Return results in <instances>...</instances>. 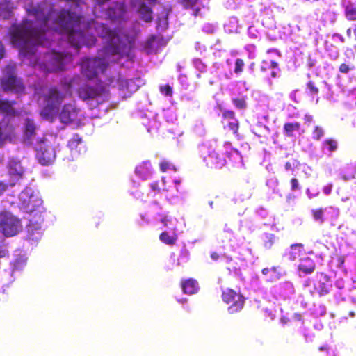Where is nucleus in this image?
Masks as SVG:
<instances>
[{"mask_svg": "<svg viewBox=\"0 0 356 356\" xmlns=\"http://www.w3.org/2000/svg\"><path fill=\"white\" fill-rule=\"evenodd\" d=\"M25 11L28 18L13 25L9 31L11 44L20 51L42 44L46 33L50 31L67 34L69 43L76 49L82 45L93 46L97 41L93 33L104 39L105 57L86 58L81 61V74L88 79L96 78L99 73L106 71L110 56L123 57L129 52L130 47L125 42L127 37L110 29L103 23L93 20L88 22L87 26L91 34H85L82 28L86 24L81 22L82 15L75 12L64 8L56 10L45 1L29 3Z\"/></svg>", "mask_w": 356, "mask_h": 356, "instance_id": "f257e3e1", "label": "nucleus"}, {"mask_svg": "<svg viewBox=\"0 0 356 356\" xmlns=\"http://www.w3.org/2000/svg\"><path fill=\"white\" fill-rule=\"evenodd\" d=\"M79 78H73L62 83L65 92L60 91L56 86L44 87L38 93V102L42 104L40 115L43 120L53 122L57 116L60 107L67 95H72L73 83Z\"/></svg>", "mask_w": 356, "mask_h": 356, "instance_id": "f03ea898", "label": "nucleus"}, {"mask_svg": "<svg viewBox=\"0 0 356 356\" xmlns=\"http://www.w3.org/2000/svg\"><path fill=\"white\" fill-rule=\"evenodd\" d=\"M21 199V209L31 216L27 225L29 237L33 241H38L42 235L40 225L44 221L42 216L44 211L42 200L37 195L31 194L28 196L25 193L22 195Z\"/></svg>", "mask_w": 356, "mask_h": 356, "instance_id": "7ed1b4c3", "label": "nucleus"}, {"mask_svg": "<svg viewBox=\"0 0 356 356\" xmlns=\"http://www.w3.org/2000/svg\"><path fill=\"white\" fill-rule=\"evenodd\" d=\"M0 229L6 237L13 236L22 229L20 220L9 211H2L0 213Z\"/></svg>", "mask_w": 356, "mask_h": 356, "instance_id": "20e7f679", "label": "nucleus"}, {"mask_svg": "<svg viewBox=\"0 0 356 356\" xmlns=\"http://www.w3.org/2000/svg\"><path fill=\"white\" fill-rule=\"evenodd\" d=\"M222 299L225 303L229 305L228 312L236 314L241 312L245 304V298L239 291L227 288L222 292Z\"/></svg>", "mask_w": 356, "mask_h": 356, "instance_id": "39448f33", "label": "nucleus"}, {"mask_svg": "<svg viewBox=\"0 0 356 356\" xmlns=\"http://www.w3.org/2000/svg\"><path fill=\"white\" fill-rule=\"evenodd\" d=\"M57 115L63 124H74L77 126L81 124L80 109L70 103L65 104Z\"/></svg>", "mask_w": 356, "mask_h": 356, "instance_id": "423d86ee", "label": "nucleus"}, {"mask_svg": "<svg viewBox=\"0 0 356 356\" xmlns=\"http://www.w3.org/2000/svg\"><path fill=\"white\" fill-rule=\"evenodd\" d=\"M1 88L6 92H13L17 95L24 94L25 91L22 81L14 74L8 75L2 79Z\"/></svg>", "mask_w": 356, "mask_h": 356, "instance_id": "0eeeda50", "label": "nucleus"}, {"mask_svg": "<svg viewBox=\"0 0 356 356\" xmlns=\"http://www.w3.org/2000/svg\"><path fill=\"white\" fill-rule=\"evenodd\" d=\"M39 162L47 165L54 161L56 159V151L54 147L49 143H42L37 152Z\"/></svg>", "mask_w": 356, "mask_h": 356, "instance_id": "6e6552de", "label": "nucleus"}, {"mask_svg": "<svg viewBox=\"0 0 356 356\" xmlns=\"http://www.w3.org/2000/svg\"><path fill=\"white\" fill-rule=\"evenodd\" d=\"M207 168L211 170H220L226 163V160L222 155L215 151L209 152L204 159Z\"/></svg>", "mask_w": 356, "mask_h": 356, "instance_id": "1a4fd4ad", "label": "nucleus"}, {"mask_svg": "<svg viewBox=\"0 0 356 356\" xmlns=\"http://www.w3.org/2000/svg\"><path fill=\"white\" fill-rule=\"evenodd\" d=\"M104 89L102 88L92 87L88 85L81 86L77 93L80 99L83 101L94 99L102 95Z\"/></svg>", "mask_w": 356, "mask_h": 356, "instance_id": "9d476101", "label": "nucleus"}, {"mask_svg": "<svg viewBox=\"0 0 356 356\" xmlns=\"http://www.w3.org/2000/svg\"><path fill=\"white\" fill-rule=\"evenodd\" d=\"M64 56L61 53L52 52L48 58V72L61 71L64 69Z\"/></svg>", "mask_w": 356, "mask_h": 356, "instance_id": "9b49d317", "label": "nucleus"}, {"mask_svg": "<svg viewBox=\"0 0 356 356\" xmlns=\"http://www.w3.org/2000/svg\"><path fill=\"white\" fill-rule=\"evenodd\" d=\"M321 278L315 285V290L320 296H325L330 291L332 285L330 277L323 273L320 274Z\"/></svg>", "mask_w": 356, "mask_h": 356, "instance_id": "f8f14e48", "label": "nucleus"}, {"mask_svg": "<svg viewBox=\"0 0 356 356\" xmlns=\"http://www.w3.org/2000/svg\"><path fill=\"white\" fill-rule=\"evenodd\" d=\"M125 6L122 3L115 2L106 10L108 17L112 21L120 20L125 14Z\"/></svg>", "mask_w": 356, "mask_h": 356, "instance_id": "ddd939ff", "label": "nucleus"}, {"mask_svg": "<svg viewBox=\"0 0 356 356\" xmlns=\"http://www.w3.org/2000/svg\"><path fill=\"white\" fill-rule=\"evenodd\" d=\"M37 131L36 124L33 119L26 118L23 125V135L25 140L30 142L35 136Z\"/></svg>", "mask_w": 356, "mask_h": 356, "instance_id": "4468645a", "label": "nucleus"}, {"mask_svg": "<svg viewBox=\"0 0 356 356\" xmlns=\"http://www.w3.org/2000/svg\"><path fill=\"white\" fill-rule=\"evenodd\" d=\"M305 252L304 245L296 243L291 245L289 250L286 253V257L290 261H295Z\"/></svg>", "mask_w": 356, "mask_h": 356, "instance_id": "2eb2a0df", "label": "nucleus"}, {"mask_svg": "<svg viewBox=\"0 0 356 356\" xmlns=\"http://www.w3.org/2000/svg\"><path fill=\"white\" fill-rule=\"evenodd\" d=\"M182 291L186 294L193 295L199 290V285L196 280L188 278L184 280L181 283Z\"/></svg>", "mask_w": 356, "mask_h": 356, "instance_id": "dca6fc26", "label": "nucleus"}, {"mask_svg": "<svg viewBox=\"0 0 356 356\" xmlns=\"http://www.w3.org/2000/svg\"><path fill=\"white\" fill-rule=\"evenodd\" d=\"M120 90H121L124 95L126 94H131L136 92L138 86L136 84V81L132 79H120L118 81Z\"/></svg>", "mask_w": 356, "mask_h": 356, "instance_id": "f3484780", "label": "nucleus"}, {"mask_svg": "<svg viewBox=\"0 0 356 356\" xmlns=\"http://www.w3.org/2000/svg\"><path fill=\"white\" fill-rule=\"evenodd\" d=\"M15 104V100L9 101L0 97V112L8 115L15 116L17 113L13 107Z\"/></svg>", "mask_w": 356, "mask_h": 356, "instance_id": "a211bd4d", "label": "nucleus"}, {"mask_svg": "<svg viewBox=\"0 0 356 356\" xmlns=\"http://www.w3.org/2000/svg\"><path fill=\"white\" fill-rule=\"evenodd\" d=\"M298 268L305 275L312 274L316 269V264L310 257H306L302 259Z\"/></svg>", "mask_w": 356, "mask_h": 356, "instance_id": "6ab92c4d", "label": "nucleus"}, {"mask_svg": "<svg viewBox=\"0 0 356 356\" xmlns=\"http://www.w3.org/2000/svg\"><path fill=\"white\" fill-rule=\"evenodd\" d=\"M344 8V16L348 21L355 22L356 21V4L348 1Z\"/></svg>", "mask_w": 356, "mask_h": 356, "instance_id": "aec40b11", "label": "nucleus"}, {"mask_svg": "<svg viewBox=\"0 0 356 356\" xmlns=\"http://www.w3.org/2000/svg\"><path fill=\"white\" fill-rule=\"evenodd\" d=\"M138 12L140 13V18L143 21L146 22H151L153 20V10L145 3H142L140 6Z\"/></svg>", "mask_w": 356, "mask_h": 356, "instance_id": "412c9836", "label": "nucleus"}, {"mask_svg": "<svg viewBox=\"0 0 356 356\" xmlns=\"http://www.w3.org/2000/svg\"><path fill=\"white\" fill-rule=\"evenodd\" d=\"M300 123L298 122H288L284 123L283 131L288 137H293V132L298 131L300 129Z\"/></svg>", "mask_w": 356, "mask_h": 356, "instance_id": "4be33fe9", "label": "nucleus"}, {"mask_svg": "<svg viewBox=\"0 0 356 356\" xmlns=\"http://www.w3.org/2000/svg\"><path fill=\"white\" fill-rule=\"evenodd\" d=\"M356 175V165L353 164H348L343 168L341 172V177L343 180L348 181L355 178Z\"/></svg>", "mask_w": 356, "mask_h": 356, "instance_id": "5701e85b", "label": "nucleus"}, {"mask_svg": "<svg viewBox=\"0 0 356 356\" xmlns=\"http://www.w3.org/2000/svg\"><path fill=\"white\" fill-rule=\"evenodd\" d=\"M224 128L232 131L238 139L241 138L238 134L239 122L237 119L226 122L224 124Z\"/></svg>", "mask_w": 356, "mask_h": 356, "instance_id": "b1692460", "label": "nucleus"}, {"mask_svg": "<svg viewBox=\"0 0 356 356\" xmlns=\"http://www.w3.org/2000/svg\"><path fill=\"white\" fill-rule=\"evenodd\" d=\"M159 239L163 243L168 245L172 246L175 244L176 241H177V236L175 234L170 235L168 232L165 231L161 233V234L159 235Z\"/></svg>", "mask_w": 356, "mask_h": 356, "instance_id": "393cba45", "label": "nucleus"}, {"mask_svg": "<svg viewBox=\"0 0 356 356\" xmlns=\"http://www.w3.org/2000/svg\"><path fill=\"white\" fill-rule=\"evenodd\" d=\"M323 149H327L330 152H336L338 149V142L336 139L330 138L325 139L322 143Z\"/></svg>", "mask_w": 356, "mask_h": 356, "instance_id": "a878e982", "label": "nucleus"}, {"mask_svg": "<svg viewBox=\"0 0 356 356\" xmlns=\"http://www.w3.org/2000/svg\"><path fill=\"white\" fill-rule=\"evenodd\" d=\"M276 237L273 234L266 233L263 238V246L266 250H270L275 243Z\"/></svg>", "mask_w": 356, "mask_h": 356, "instance_id": "bb28decb", "label": "nucleus"}, {"mask_svg": "<svg viewBox=\"0 0 356 356\" xmlns=\"http://www.w3.org/2000/svg\"><path fill=\"white\" fill-rule=\"evenodd\" d=\"M82 143V138L79 134H74L68 141L67 145L72 149H76L78 146Z\"/></svg>", "mask_w": 356, "mask_h": 356, "instance_id": "cd10ccee", "label": "nucleus"}, {"mask_svg": "<svg viewBox=\"0 0 356 356\" xmlns=\"http://www.w3.org/2000/svg\"><path fill=\"white\" fill-rule=\"evenodd\" d=\"M232 102L234 106L238 109H245L247 108V102L245 97L233 98Z\"/></svg>", "mask_w": 356, "mask_h": 356, "instance_id": "c85d7f7f", "label": "nucleus"}, {"mask_svg": "<svg viewBox=\"0 0 356 356\" xmlns=\"http://www.w3.org/2000/svg\"><path fill=\"white\" fill-rule=\"evenodd\" d=\"M312 216L316 221L319 222L321 224L323 223L325 220L323 218V209L322 208L313 209L312 211Z\"/></svg>", "mask_w": 356, "mask_h": 356, "instance_id": "c756f323", "label": "nucleus"}, {"mask_svg": "<svg viewBox=\"0 0 356 356\" xmlns=\"http://www.w3.org/2000/svg\"><path fill=\"white\" fill-rule=\"evenodd\" d=\"M325 131L323 127L315 126L312 131V138L316 140H319L324 136Z\"/></svg>", "mask_w": 356, "mask_h": 356, "instance_id": "7c9ffc66", "label": "nucleus"}, {"mask_svg": "<svg viewBox=\"0 0 356 356\" xmlns=\"http://www.w3.org/2000/svg\"><path fill=\"white\" fill-rule=\"evenodd\" d=\"M200 1V0H179V3L185 9H193Z\"/></svg>", "mask_w": 356, "mask_h": 356, "instance_id": "2f4dec72", "label": "nucleus"}, {"mask_svg": "<svg viewBox=\"0 0 356 356\" xmlns=\"http://www.w3.org/2000/svg\"><path fill=\"white\" fill-rule=\"evenodd\" d=\"M235 113L231 110H226L222 113V123L225 124L227 121L236 120Z\"/></svg>", "mask_w": 356, "mask_h": 356, "instance_id": "473e14b6", "label": "nucleus"}, {"mask_svg": "<svg viewBox=\"0 0 356 356\" xmlns=\"http://www.w3.org/2000/svg\"><path fill=\"white\" fill-rule=\"evenodd\" d=\"M245 63L243 59L237 58L235 61L234 72L238 74L243 72Z\"/></svg>", "mask_w": 356, "mask_h": 356, "instance_id": "72a5a7b5", "label": "nucleus"}, {"mask_svg": "<svg viewBox=\"0 0 356 356\" xmlns=\"http://www.w3.org/2000/svg\"><path fill=\"white\" fill-rule=\"evenodd\" d=\"M146 164L145 163L138 165L135 169L136 173L141 177L145 176L148 172V168L145 166Z\"/></svg>", "mask_w": 356, "mask_h": 356, "instance_id": "f704fd0d", "label": "nucleus"}, {"mask_svg": "<svg viewBox=\"0 0 356 356\" xmlns=\"http://www.w3.org/2000/svg\"><path fill=\"white\" fill-rule=\"evenodd\" d=\"M160 92L168 97H171L172 95V89L168 84L161 86Z\"/></svg>", "mask_w": 356, "mask_h": 356, "instance_id": "c9c22d12", "label": "nucleus"}, {"mask_svg": "<svg viewBox=\"0 0 356 356\" xmlns=\"http://www.w3.org/2000/svg\"><path fill=\"white\" fill-rule=\"evenodd\" d=\"M353 69H354L353 66H350L349 65L346 64V63H342L339 67V72L343 74H347L350 70H353Z\"/></svg>", "mask_w": 356, "mask_h": 356, "instance_id": "e433bc0d", "label": "nucleus"}, {"mask_svg": "<svg viewBox=\"0 0 356 356\" xmlns=\"http://www.w3.org/2000/svg\"><path fill=\"white\" fill-rule=\"evenodd\" d=\"M307 87L309 89L310 93L312 95H317L318 93V89L316 87L314 82L310 81L307 83Z\"/></svg>", "mask_w": 356, "mask_h": 356, "instance_id": "4c0bfd02", "label": "nucleus"}, {"mask_svg": "<svg viewBox=\"0 0 356 356\" xmlns=\"http://www.w3.org/2000/svg\"><path fill=\"white\" fill-rule=\"evenodd\" d=\"M290 184H291V190L292 191H296L297 190H299L300 188L299 181L298 179L293 177L290 179Z\"/></svg>", "mask_w": 356, "mask_h": 356, "instance_id": "58836bf2", "label": "nucleus"}, {"mask_svg": "<svg viewBox=\"0 0 356 356\" xmlns=\"http://www.w3.org/2000/svg\"><path fill=\"white\" fill-rule=\"evenodd\" d=\"M159 168L162 172H166L170 168V164L167 161H162L159 163Z\"/></svg>", "mask_w": 356, "mask_h": 356, "instance_id": "ea45409f", "label": "nucleus"}, {"mask_svg": "<svg viewBox=\"0 0 356 356\" xmlns=\"http://www.w3.org/2000/svg\"><path fill=\"white\" fill-rule=\"evenodd\" d=\"M332 188H333L332 184H328L323 186V191L325 195H328L331 193V192L332 191Z\"/></svg>", "mask_w": 356, "mask_h": 356, "instance_id": "a19ab883", "label": "nucleus"}, {"mask_svg": "<svg viewBox=\"0 0 356 356\" xmlns=\"http://www.w3.org/2000/svg\"><path fill=\"white\" fill-rule=\"evenodd\" d=\"M150 187L152 190L154 192H159L160 188H159V184L157 182H154L151 184Z\"/></svg>", "mask_w": 356, "mask_h": 356, "instance_id": "79ce46f5", "label": "nucleus"}, {"mask_svg": "<svg viewBox=\"0 0 356 356\" xmlns=\"http://www.w3.org/2000/svg\"><path fill=\"white\" fill-rule=\"evenodd\" d=\"M270 270L275 272L276 268L275 267H273L271 268H265L262 269L261 272L264 275H267L269 273V271H270Z\"/></svg>", "mask_w": 356, "mask_h": 356, "instance_id": "37998d69", "label": "nucleus"}, {"mask_svg": "<svg viewBox=\"0 0 356 356\" xmlns=\"http://www.w3.org/2000/svg\"><path fill=\"white\" fill-rule=\"evenodd\" d=\"M5 49L3 43L0 41V60L3 57Z\"/></svg>", "mask_w": 356, "mask_h": 356, "instance_id": "c03bdc74", "label": "nucleus"}, {"mask_svg": "<svg viewBox=\"0 0 356 356\" xmlns=\"http://www.w3.org/2000/svg\"><path fill=\"white\" fill-rule=\"evenodd\" d=\"M338 266L341 267L345 262V259L343 256H340L337 258Z\"/></svg>", "mask_w": 356, "mask_h": 356, "instance_id": "a18cd8bd", "label": "nucleus"}, {"mask_svg": "<svg viewBox=\"0 0 356 356\" xmlns=\"http://www.w3.org/2000/svg\"><path fill=\"white\" fill-rule=\"evenodd\" d=\"M333 38H337L342 43L345 42L344 38L339 33H334Z\"/></svg>", "mask_w": 356, "mask_h": 356, "instance_id": "49530a36", "label": "nucleus"}, {"mask_svg": "<svg viewBox=\"0 0 356 356\" xmlns=\"http://www.w3.org/2000/svg\"><path fill=\"white\" fill-rule=\"evenodd\" d=\"M304 120H305V121L306 122H312V120H313V117H312L311 115H307H307H305L304 116Z\"/></svg>", "mask_w": 356, "mask_h": 356, "instance_id": "de8ad7c7", "label": "nucleus"}, {"mask_svg": "<svg viewBox=\"0 0 356 356\" xmlns=\"http://www.w3.org/2000/svg\"><path fill=\"white\" fill-rule=\"evenodd\" d=\"M285 169L286 170H293V168H292V165L290 162L287 161L286 163H285Z\"/></svg>", "mask_w": 356, "mask_h": 356, "instance_id": "09e8293b", "label": "nucleus"}, {"mask_svg": "<svg viewBox=\"0 0 356 356\" xmlns=\"http://www.w3.org/2000/svg\"><path fill=\"white\" fill-rule=\"evenodd\" d=\"M211 257L213 260H218L219 259V254L217 252H213L211 254Z\"/></svg>", "mask_w": 356, "mask_h": 356, "instance_id": "8fccbe9b", "label": "nucleus"}, {"mask_svg": "<svg viewBox=\"0 0 356 356\" xmlns=\"http://www.w3.org/2000/svg\"><path fill=\"white\" fill-rule=\"evenodd\" d=\"M168 220L167 219V217L165 216L163 217L162 219H161V222L163 224L164 226H167L168 225Z\"/></svg>", "mask_w": 356, "mask_h": 356, "instance_id": "3c124183", "label": "nucleus"}, {"mask_svg": "<svg viewBox=\"0 0 356 356\" xmlns=\"http://www.w3.org/2000/svg\"><path fill=\"white\" fill-rule=\"evenodd\" d=\"M270 66L273 67V68H277L278 67V64L277 62L274 61V60H272L270 62Z\"/></svg>", "mask_w": 356, "mask_h": 356, "instance_id": "603ef678", "label": "nucleus"}, {"mask_svg": "<svg viewBox=\"0 0 356 356\" xmlns=\"http://www.w3.org/2000/svg\"><path fill=\"white\" fill-rule=\"evenodd\" d=\"M346 34H347V36L348 38H350L351 37V35H352V29L351 28H348L347 30H346Z\"/></svg>", "mask_w": 356, "mask_h": 356, "instance_id": "864d4df0", "label": "nucleus"}, {"mask_svg": "<svg viewBox=\"0 0 356 356\" xmlns=\"http://www.w3.org/2000/svg\"><path fill=\"white\" fill-rule=\"evenodd\" d=\"M319 349L321 350H325L327 353H330L329 352V348L327 347V346H322V347H320Z\"/></svg>", "mask_w": 356, "mask_h": 356, "instance_id": "5fc2aeb1", "label": "nucleus"}, {"mask_svg": "<svg viewBox=\"0 0 356 356\" xmlns=\"http://www.w3.org/2000/svg\"><path fill=\"white\" fill-rule=\"evenodd\" d=\"M307 193L309 199H312L314 196V195L309 193V191L308 189L307 190Z\"/></svg>", "mask_w": 356, "mask_h": 356, "instance_id": "6e6d98bb", "label": "nucleus"}, {"mask_svg": "<svg viewBox=\"0 0 356 356\" xmlns=\"http://www.w3.org/2000/svg\"><path fill=\"white\" fill-rule=\"evenodd\" d=\"M200 11V8H196L195 10V16H197Z\"/></svg>", "mask_w": 356, "mask_h": 356, "instance_id": "4d7b16f0", "label": "nucleus"}, {"mask_svg": "<svg viewBox=\"0 0 356 356\" xmlns=\"http://www.w3.org/2000/svg\"><path fill=\"white\" fill-rule=\"evenodd\" d=\"M271 76L273 77V78H275L277 76V72L275 71H272L271 72Z\"/></svg>", "mask_w": 356, "mask_h": 356, "instance_id": "13d9d810", "label": "nucleus"}, {"mask_svg": "<svg viewBox=\"0 0 356 356\" xmlns=\"http://www.w3.org/2000/svg\"><path fill=\"white\" fill-rule=\"evenodd\" d=\"M295 316H296V318L298 319V320H301L302 318V316L300 314H295Z\"/></svg>", "mask_w": 356, "mask_h": 356, "instance_id": "bf43d9fd", "label": "nucleus"}, {"mask_svg": "<svg viewBox=\"0 0 356 356\" xmlns=\"http://www.w3.org/2000/svg\"><path fill=\"white\" fill-rule=\"evenodd\" d=\"M353 33H354L355 40L356 41V26L353 29Z\"/></svg>", "mask_w": 356, "mask_h": 356, "instance_id": "052dcab7", "label": "nucleus"}, {"mask_svg": "<svg viewBox=\"0 0 356 356\" xmlns=\"http://www.w3.org/2000/svg\"><path fill=\"white\" fill-rule=\"evenodd\" d=\"M349 315H350V316H351V317H354V316H355V312H350L349 313Z\"/></svg>", "mask_w": 356, "mask_h": 356, "instance_id": "680f3d73", "label": "nucleus"}, {"mask_svg": "<svg viewBox=\"0 0 356 356\" xmlns=\"http://www.w3.org/2000/svg\"><path fill=\"white\" fill-rule=\"evenodd\" d=\"M195 63H196V65H198V64H201V65H202V62H201V60H196Z\"/></svg>", "mask_w": 356, "mask_h": 356, "instance_id": "e2e57ef3", "label": "nucleus"}, {"mask_svg": "<svg viewBox=\"0 0 356 356\" xmlns=\"http://www.w3.org/2000/svg\"><path fill=\"white\" fill-rule=\"evenodd\" d=\"M5 255V252L3 251L0 252V257H3Z\"/></svg>", "mask_w": 356, "mask_h": 356, "instance_id": "0e129e2a", "label": "nucleus"}, {"mask_svg": "<svg viewBox=\"0 0 356 356\" xmlns=\"http://www.w3.org/2000/svg\"><path fill=\"white\" fill-rule=\"evenodd\" d=\"M282 322H283V323H286V320H284L283 318H282Z\"/></svg>", "mask_w": 356, "mask_h": 356, "instance_id": "69168bd1", "label": "nucleus"}]
</instances>
